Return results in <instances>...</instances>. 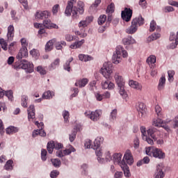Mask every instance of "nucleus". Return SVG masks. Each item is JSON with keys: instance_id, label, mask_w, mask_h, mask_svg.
I'll list each match as a JSON object with an SVG mask.
<instances>
[{"instance_id": "f257e3e1", "label": "nucleus", "mask_w": 178, "mask_h": 178, "mask_svg": "<svg viewBox=\"0 0 178 178\" xmlns=\"http://www.w3.org/2000/svg\"><path fill=\"white\" fill-rule=\"evenodd\" d=\"M122 155L120 153H115L113 154V162L114 165H119V166H120L126 177H130V170H129L127 163L128 165H131L134 162L133 155H131V152L129 149H127L124 154L122 160Z\"/></svg>"}, {"instance_id": "f03ea898", "label": "nucleus", "mask_w": 178, "mask_h": 178, "mask_svg": "<svg viewBox=\"0 0 178 178\" xmlns=\"http://www.w3.org/2000/svg\"><path fill=\"white\" fill-rule=\"evenodd\" d=\"M77 6H73V2L68 1L65 10V16H72V13L73 19H79V15H84V2L79 1Z\"/></svg>"}, {"instance_id": "7ed1b4c3", "label": "nucleus", "mask_w": 178, "mask_h": 178, "mask_svg": "<svg viewBox=\"0 0 178 178\" xmlns=\"http://www.w3.org/2000/svg\"><path fill=\"white\" fill-rule=\"evenodd\" d=\"M122 56L123 58H127L128 54L123 46L118 45L116 47L115 53H113L112 57V62L115 65H119L122 62Z\"/></svg>"}, {"instance_id": "20e7f679", "label": "nucleus", "mask_w": 178, "mask_h": 178, "mask_svg": "<svg viewBox=\"0 0 178 178\" xmlns=\"http://www.w3.org/2000/svg\"><path fill=\"white\" fill-rule=\"evenodd\" d=\"M145 154L157 159H165L166 154L159 148L155 147H145Z\"/></svg>"}, {"instance_id": "39448f33", "label": "nucleus", "mask_w": 178, "mask_h": 178, "mask_svg": "<svg viewBox=\"0 0 178 178\" xmlns=\"http://www.w3.org/2000/svg\"><path fill=\"white\" fill-rule=\"evenodd\" d=\"M115 80L120 95L125 99V98H127V92L124 90V79H123V77L117 72L115 74Z\"/></svg>"}, {"instance_id": "423d86ee", "label": "nucleus", "mask_w": 178, "mask_h": 178, "mask_svg": "<svg viewBox=\"0 0 178 178\" xmlns=\"http://www.w3.org/2000/svg\"><path fill=\"white\" fill-rule=\"evenodd\" d=\"M113 67L112 66V63L107 62L104 63L103 67L101 69L102 74L107 80L112 79V73H113Z\"/></svg>"}, {"instance_id": "0eeeda50", "label": "nucleus", "mask_w": 178, "mask_h": 178, "mask_svg": "<svg viewBox=\"0 0 178 178\" xmlns=\"http://www.w3.org/2000/svg\"><path fill=\"white\" fill-rule=\"evenodd\" d=\"M19 67L25 70L26 73H33L34 72V65L27 60H21Z\"/></svg>"}, {"instance_id": "6e6552de", "label": "nucleus", "mask_w": 178, "mask_h": 178, "mask_svg": "<svg viewBox=\"0 0 178 178\" xmlns=\"http://www.w3.org/2000/svg\"><path fill=\"white\" fill-rule=\"evenodd\" d=\"M102 115V110H96L95 111H86L85 115L86 118L91 119L93 122H97Z\"/></svg>"}, {"instance_id": "1a4fd4ad", "label": "nucleus", "mask_w": 178, "mask_h": 178, "mask_svg": "<svg viewBox=\"0 0 178 178\" xmlns=\"http://www.w3.org/2000/svg\"><path fill=\"white\" fill-rule=\"evenodd\" d=\"M133 16V10L129 8H124V9L121 12V17L124 22H129L131 20Z\"/></svg>"}, {"instance_id": "9d476101", "label": "nucleus", "mask_w": 178, "mask_h": 178, "mask_svg": "<svg viewBox=\"0 0 178 178\" xmlns=\"http://www.w3.org/2000/svg\"><path fill=\"white\" fill-rule=\"evenodd\" d=\"M147 135L149 138V137H151V138H152V140H154V141H156V140H158V137H159V134H161V131H159V130H158V129L152 127H150L149 129H147Z\"/></svg>"}, {"instance_id": "9b49d317", "label": "nucleus", "mask_w": 178, "mask_h": 178, "mask_svg": "<svg viewBox=\"0 0 178 178\" xmlns=\"http://www.w3.org/2000/svg\"><path fill=\"white\" fill-rule=\"evenodd\" d=\"M27 56H29V50H27V47H24L19 49L17 55L16 56V59L22 62V60H24L23 58H27Z\"/></svg>"}, {"instance_id": "f8f14e48", "label": "nucleus", "mask_w": 178, "mask_h": 178, "mask_svg": "<svg viewBox=\"0 0 178 178\" xmlns=\"http://www.w3.org/2000/svg\"><path fill=\"white\" fill-rule=\"evenodd\" d=\"M165 172H163V164L159 163L156 167L154 178H164Z\"/></svg>"}, {"instance_id": "ddd939ff", "label": "nucleus", "mask_w": 178, "mask_h": 178, "mask_svg": "<svg viewBox=\"0 0 178 178\" xmlns=\"http://www.w3.org/2000/svg\"><path fill=\"white\" fill-rule=\"evenodd\" d=\"M140 131L142 133V137L143 140H145V141L149 144L150 145H154V140H152V138L148 137V136H147V129L145 128V127H140Z\"/></svg>"}, {"instance_id": "4468645a", "label": "nucleus", "mask_w": 178, "mask_h": 178, "mask_svg": "<svg viewBox=\"0 0 178 178\" xmlns=\"http://www.w3.org/2000/svg\"><path fill=\"white\" fill-rule=\"evenodd\" d=\"M136 109L138 113V118H142L145 115V106H144V103L138 102L136 104Z\"/></svg>"}, {"instance_id": "2eb2a0df", "label": "nucleus", "mask_w": 178, "mask_h": 178, "mask_svg": "<svg viewBox=\"0 0 178 178\" xmlns=\"http://www.w3.org/2000/svg\"><path fill=\"white\" fill-rule=\"evenodd\" d=\"M28 120L30 122L31 119H35V106L31 104L27 108Z\"/></svg>"}, {"instance_id": "dca6fc26", "label": "nucleus", "mask_w": 178, "mask_h": 178, "mask_svg": "<svg viewBox=\"0 0 178 178\" xmlns=\"http://www.w3.org/2000/svg\"><path fill=\"white\" fill-rule=\"evenodd\" d=\"M37 136H40V137H47V132H45L44 128L39 127V129H35L32 133V137H33V138H35Z\"/></svg>"}, {"instance_id": "f3484780", "label": "nucleus", "mask_w": 178, "mask_h": 178, "mask_svg": "<svg viewBox=\"0 0 178 178\" xmlns=\"http://www.w3.org/2000/svg\"><path fill=\"white\" fill-rule=\"evenodd\" d=\"M144 24V18L141 15H139L138 17L134 19V32L137 30L138 26H143Z\"/></svg>"}, {"instance_id": "a211bd4d", "label": "nucleus", "mask_w": 178, "mask_h": 178, "mask_svg": "<svg viewBox=\"0 0 178 178\" xmlns=\"http://www.w3.org/2000/svg\"><path fill=\"white\" fill-rule=\"evenodd\" d=\"M104 143V137L102 136H98L94 141V144L92 145V149H97V148H99L101 145Z\"/></svg>"}, {"instance_id": "6ab92c4d", "label": "nucleus", "mask_w": 178, "mask_h": 178, "mask_svg": "<svg viewBox=\"0 0 178 178\" xmlns=\"http://www.w3.org/2000/svg\"><path fill=\"white\" fill-rule=\"evenodd\" d=\"M14 37H15V27H13V25H10L8 27L7 38L8 41H13Z\"/></svg>"}, {"instance_id": "aec40b11", "label": "nucleus", "mask_w": 178, "mask_h": 178, "mask_svg": "<svg viewBox=\"0 0 178 178\" xmlns=\"http://www.w3.org/2000/svg\"><path fill=\"white\" fill-rule=\"evenodd\" d=\"M56 42V38H53L50 40H49L46 44H45V51L46 52H50V51H52L54 49V44Z\"/></svg>"}, {"instance_id": "412c9836", "label": "nucleus", "mask_w": 178, "mask_h": 178, "mask_svg": "<svg viewBox=\"0 0 178 178\" xmlns=\"http://www.w3.org/2000/svg\"><path fill=\"white\" fill-rule=\"evenodd\" d=\"M51 16V13H49L48 10L42 11L40 13H36V17L38 19H41V20H43V19H48Z\"/></svg>"}, {"instance_id": "4be33fe9", "label": "nucleus", "mask_w": 178, "mask_h": 178, "mask_svg": "<svg viewBox=\"0 0 178 178\" xmlns=\"http://www.w3.org/2000/svg\"><path fill=\"white\" fill-rule=\"evenodd\" d=\"M67 44L64 40L56 41L54 42V47L57 51H62L63 47H66Z\"/></svg>"}, {"instance_id": "5701e85b", "label": "nucleus", "mask_w": 178, "mask_h": 178, "mask_svg": "<svg viewBox=\"0 0 178 178\" xmlns=\"http://www.w3.org/2000/svg\"><path fill=\"white\" fill-rule=\"evenodd\" d=\"M85 41L86 40H84V39L76 41L70 46V48H71V49H77L78 48H81V45L84 44Z\"/></svg>"}, {"instance_id": "b1692460", "label": "nucleus", "mask_w": 178, "mask_h": 178, "mask_svg": "<svg viewBox=\"0 0 178 178\" xmlns=\"http://www.w3.org/2000/svg\"><path fill=\"white\" fill-rule=\"evenodd\" d=\"M95 150V154L97 156V161L99 163H104L105 160L102 158V150L98 147L97 149H93Z\"/></svg>"}, {"instance_id": "393cba45", "label": "nucleus", "mask_w": 178, "mask_h": 178, "mask_svg": "<svg viewBox=\"0 0 178 178\" xmlns=\"http://www.w3.org/2000/svg\"><path fill=\"white\" fill-rule=\"evenodd\" d=\"M42 97L43 99H52V98L55 97V92L51 90H47L42 94Z\"/></svg>"}, {"instance_id": "a878e982", "label": "nucleus", "mask_w": 178, "mask_h": 178, "mask_svg": "<svg viewBox=\"0 0 178 178\" xmlns=\"http://www.w3.org/2000/svg\"><path fill=\"white\" fill-rule=\"evenodd\" d=\"M165 84H166V78L164 76H162L159 79V83L158 85L159 91H162L165 88Z\"/></svg>"}, {"instance_id": "bb28decb", "label": "nucleus", "mask_w": 178, "mask_h": 178, "mask_svg": "<svg viewBox=\"0 0 178 178\" xmlns=\"http://www.w3.org/2000/svg\"><path fill=\"white\" fill-rule=\"evenodd\" d=\"M134 43V39L131 35H128L127 38L122 39V44L124 45H131V44Z\"/></svg>"}, {"instance_id": "cd10ccee", "label": "nucleus", "mask_w": 178, "mask_h": 178, "mask_svg": "<svg viewBox=\"0 0 178 178\" xmlns=\"http://www.w3.org/2000/svg\"><path fill=\"white\" fill-rule=\"evenodd\" d=\"M73 60H74L73 57H71L66 60L65 63L63 65L64 70H66L67 72H70V71L72 70V68L70 67V63L73 62Z\"/></svg>"}, {"instance_id": "c85d7f7f", "label": "nucleus", "mask_w": 178, "mask_h": 178, "mask_svg": "<svg viewBox=\"0 0 178 178\" xmlns=\"http://www.w3.org/2000/svg\"><path fill=\"white\" fill-rule=\"evenodd\" d=\"M158 38H161V33H154L147 38V42H152V41H155V40H158Z\"/></svg>"}, {"instance_id": "c756f323", "label": "nucleus", "mask_w": 178, "mask_h": 178, "mask_svg": "<svg viewBox=\"0 0 178 178\" xmlns=\"http://www.w3.org/2000/svg\"><path fill=\"white\" fill-rule=\"evenodd\" d=\"M29 102V96L23 95L21 96V105L23 108H27Z\"/></svg>"}, {"instance_id": "7c9ffc66", "label": "nucleus", "mask_w": 178, "mask_h": 178, "mask_svg": "<svg viewBox=\"0 0 178 178\" xmlns=\"http://www.w3.org/2000/svg\"><path fill=\"white\" fill-rule=\"evenodd\" d=\"M88 83V79H81V80L78 81L75 83V86L76 87L83 88V87H86V86H87Z\"/></svg>"}, {"instance_id": "2f4dec72", "label": "nucleus", "mask_w": 178, "mask_h": 178, "mask_svg": "<svg viewBox=\"0 0 178 178\" xmlns=\"http://www.w3.org/2000/svg\"><path fill=\"white\" fill-rule=\"evenodd\" d=\"M116 118H118V109L114 108L111 111L109 115V120L110 122H115Z\"/></svg>"}, {"instance_id": "473e14b6", "label": "nucleus", "mask_w": 178, "mask_h": 178, "mask_svg": "<svg viewBox=\"0 0 178 178\" xmlns=\"http://www.w3.org/2000/svg\"><path fill=\"white\" fill-rule=\"evenodd\" d=\"M47 148L49 154H52L55 149V141L51 140L47 143Z\"/></svg>"}, {"instance_id": "72a5a7b5", "label": "nucleus", "mask_w": 178, "mask_h": 178, "mask_svg": "<svg viewBox=\"0 0 178 178\" xmlns=\"http://www.w3.org/2000/svg\"><path fill=\"white\" fill-rule=\"evenodd\" d=\"M79 59L83 62H88V60H92V57L86 54H79Z\"/></svg>"}, {"instance_id": "f704fd0d", "label": "nucleus", "mask_w": 178, "mask_h": 178, "mask_svg": "<svg viewBox=\"0 0 178 178\" xmlns=\"http://www.w3.org/2000/svg\"><path fill=\"white\" fill-rule=\"evenodd\" d=\"M17 131H19V128L13 126L9 127L6 129V134H13L17 133Z\"/></svg>"}, {"instance_id": "c9c22d12", "label": "nucleus", "mask_w": 178, "mask_h": 178, "mask_svg": "<svg viewBox=\"0 0 178 178\" xmlns=\"http://www.w3.org/2000/svg\"><path fill=\"white\" fill-rule=\"evenodd\" d=\"M163 124V120L161 119V118H158L156 119H154L152 122V125L155 127H161L162 124Z\"/></svg>"}, {"instance_id": "e433bc0d", "label": "nucleus", "mask_w": 178, "mask_h": 178, "mask_svg": "<svg viewBox=\"0 0 178 178\" xmlns=\"http://www.w3.org/2000/svg\"><path fill=\"white\" fill-rule=\"evenodd\" d=\"M146 62L148 65H154V63H156V56H155V55H150L147 58Z\"/></svg>"}, {"instance_id": "4c0bfd02", "label": "nucleus", "mask_w": 178, "mask_h": 178, "mask_svg": "<svg viewBox=\"0 0 178 178\" xmlns=\"http://www.w3.org/2000/svg\"><path fill=\"white\" fill-rule=\"evenodd\" d=\"M51 162L54 168H60V165H62V162L59 159H51Z\"/></svg>"}, {"instance_id": "58836bf2", "label": "nucleus", "mask_w": 178, "mask_h": 178, "mask_svg": "<svg viewBox=\"0 0 178 178\" xmlns=\"http://www.w3.org/2000/svg\"><path fill=\"white\" fill-rule=\"evenodd\" d=\"M13 161L8 160L7 161V162L4 165V169H6V170H12V169H13Z\"/></svg>"}, {"instance_id": "ea45409f", "label": "nucleus", "mask_w": 178, "mask_h": 178, "mask_svg": "<svg viewBox=\"0 0 178 178\" xmlns=\"http://www.w3.org/2000/svg\"><path fill=\"white\" fill-rule=\"evenodd\" d=\"M81 175H83V176H87V175H88V165L86 163L83 164L81 165Z\"/></svg>"}, {"instance_id": "a19ab883", "label": "nucleus", "mask_w": 178, "mask_h": 178, "mask_svg": "<svg viewBox=\"0 0 178 178\" xmlns=\"http://www.w3.org/2000/svg\"><path fill=\"white\" fill-rule=\"evenodd\" d=\"M127 34H134V19H132L131 26L126 29Z\"/></svg>"}, {"instance_id": "79ce46f5", "label": "nucleus", "mask_w": 178, "mask_h": 178, "mask_svg": "<svg viewBox=\"0 0 178 178\" xmlns=\"http://www.w3.org/2000/svg\"><path fill=\"white\" fill-rule=\"evenodd\" d=\"M4 95L7 97L9 101H13V91H12L11 90L5 91Z\"/></svg>"}, {"instance_id": "37998d69", "label": "nucleus", "mask_w": 178, "mask_h": 178, "mask_svg": "<svg viewBox=\"0 0 178 178\" xmlns=\"http://www.w3.org/2000/svg\"><path fill=\"white\" fill-rule=\"evenodd\" d=\"M30 55L33 56L35 59H38V56H40V53H38V50L35 49H33L29 51Z\"/></svg>"}, {"instance_id": "c03bdc74", "label": "nucleus", "mask_w": 178, "mask_h": 178, "mask_svg": "<svg viewBox=\"0 0 178 178\" xmlns=\"http://www.w3.org/2000/svg\"><path fill=\"white\" fill-rule=\"evenodd\" d=\"M0 44L3 51H8V43L3 38L0 39Z\"/></svg>"}, {"instance_id": "a18cd8bd", "label": "nucleus", "mask_w": 178, "mask_h": 178, "mask_svg": "<svg viewBox=\"0 0 178 178\" xmlns=\"http://www.w3.org/2000/svg\"><path fill=\"white\" fill-rule=\"evenodd\" d=\"M106 12V13H113V12H115V4L111 3L110 5H108Z\"/></svg>"}, {"instance_id": "49530a36", "label": "nucleus", "mask_w": 178, "mask_h": 178, "mask_svg": "<svg viewBox=\"0 0 178 178\" xmlns=\"http://www.w3.org/2000/svg\"><path fill=\"white\" fill-rule=\"evenodd\" d=\"M156 29V22H155V20H152L150 22L149 31L150 33H152L155 31Z\"/></svg>"}, {"instance_id": "de8ad7c7", "label": "nucleus", "mask_w": 178, "mask_h": 178, "mask_svg": "<svg viewBox=\"0 0 178 178\" xmlns=\"http://www.w3.org/2000/svg\"><path fill=\"white\" fill-rule=\"evenodd\" d=\"M70 116V114L69 113V111L65 110L63 111V117L64 119V122L65 123H67L69 122V117Z\"/></svg>"}, {"instance_id": "09e8293b", "label": "nucleus", "mask_w": 178, "mask_h": 178, "mask_svg": "<svg viewBox=\"0 0 178 178\" xmlns=\"http://www.w3.org/2000/svg\"><path fill=\"white\" fill-rule=\"evenodd\" d=\"M106 22V15H102L98 18V24H104Z\"/></svg>"}, {"instance_id": "8fccbe9b", "label": "nucleus", "mask_w": 178, "mask_h": 178, "mask_svg": "<svg viewBox=\"0 0 178 178\" xmlns=\"http://www.w3.org/2000/svg\"><path fill=\"white\" fill-rule=\"evenodd\" d=\"M59 63H60V59L56 58L54 60L53 63L50 65L51 69H56V66H59Z\"/></svg>"}, {"instance_id": "3c124183", "label": "nucleus", "mask_w": 178, "mask_h": 178, "mask_svg": "<svg viewBox=\"0 0 178 178\" xmlns=\"http://www.w3.org/2000/svg\"><path fill=\"white\" fill-rule=\"evenodd\" d=\"M36 70L38 73H40V74H42V76H44V74H47V70H45V69H44V67H42L41 65L38 66Z\"/></svg>"}, {"instance_id": "603ef678", "label": "nucleus", "mask_w": 178, "mask_h": 178, "mask_svg": "<svg viewBox=\"0 0 178 178\" xmlns=\"http://www.w3.org/2000/svg\"><path fill=\"white\" fill-rule=\"evenodd\" d=\"M51 19H46L43 21L42 24L45 29H51Z\"/></svg>"}, {"instance_id": "864d4df0", "label": "nucleus", "mask_w": 178, "mask_h": 178, "mask_svg": "<svg viewBox=\"0 0 178 178\" xmlns=\"http://www.w3.org/2000/svg\"><path fill=\"white\" fill-rule=\"evenodd\" d=\"M47 154H48V152H47V149H42L41 159H42V161H43V162H45V161H47Z\"/></svg>"}, {"instance_id": "5fc2aeb1", "label": "nucleus", "mask_w": 178, "mask_h": 178, "mask_svg": "<svg viewBox=\"0 0 178 178\" xmlns=\"http://www.w3.org/2000/svg\"><path fill=\"white\" fill-rule=\"evenodd\" d=\"M155 111L158 118H162V113H161L162 111V108L159 105H156L155 106Z\"/></svg>"}, {"instance_id": "6e6d98bb", "label": "nucleus", "mask_w": 178, "mask_h": 178, "mask_svg": "<svg viewBox=\"0 0 178 178\" xmlns=\"http://www.w3.org/2000/svg\"><path fill=\"white\" fill-rule=\"evenodd\" d=\"M63 148V144L58 142H54V149L59 151Z\"/></svg>"}, {"instance_id": "4d7b16f0", "label": "nucleus", "mask_w": 178, "mask_h": 178, "mask_svg": "<svg viewBox=\"0 0 178 178\" xmlns=\"http://www.w3.org/2000/svg\"><path fill=\"white\" fill-rule=\"evenodd\" d=\"M168 81L170 82L173 81V79H174L173 77L175 76V71L169 70L168 72Z\"/></svg>"}, {"instance_id": "13d9d810", "label": "nucleus", "mask_w": 178, "mask_h": 178, "mask_svg": "<svg viewBox=\"0 0 178 178\" xmlns=\"http://www.w3.org/2000/svg\"><path fill=\"white\" fill-rule=\"evenodd\" d=\"M58 175H60L59 171L56 170H54L50 172V177L51 178H56L58 177Z\"/></svg>"}, {"instance_id": "bf43d9fd", "label": "nucleus", "mask_w": 178, "mask_h": 178, "mask_svg": "<svg viewBox=\"0 0 178 178\" xmlns=\"http://www.w3.org/2000/svg\"><path fill=\"white\" fill-rule=\"evenodd\" d=\"M138 5L140 6L142 9H147V1L146 0H139Z\"/></svg>"}, {"instance_id": "052dcab7", "label": "nucleus", "mask_w": 178, "mask_h": 178, "mask_svg": "<svg viewBox=\"0 0 178 178\" xmlns=\"http://www.w3.org/2000/svg\"><path fill=\"white\" fill-rule=\"evenodd\" d=\"M76 134H76V131H72V134H70L69 138H70V143H73L74 141V140L76 139Z\"/></svg>"}, {"instance_id": "680f3d73", "label": "nucleus", "mask_w": 178, "mask_h": 178, "mask_svg": "<svg viewBox=\"0 0 178 178\" xmlns=\"http://www.w3.org/2000/svg\"><path fill=\"white\" fill-rule=\"evenodd\" d=\"M92 141L90 139H87L85 141V148H87L88 149H90V148H92V145H91Z\"/></svg>"}, {"instance_id": "e2e57ef3", "label": "nucleus", "mask_w": 178, "mask_h": 178, "mask_svg": "<svg viewBox=\"0 0 178 178\" xmlns=\"http://www.w3.org/2000/svg\"><path fill=\"white\" fill-rule=\"evenodd\" d=\"M164 12L165 13H170V12H175V8L170 6H167L164 8Z\"/></svg>"}, {"instance_id": "0e129e2a", "label": "nucleus", "mask_w": 178, "mask_h": 178, "mask_svg": "<svg viewBox=\"0 0 178 178\" xmlns=\"http://www.w3.org/2000/svg\"><path fill=\"white\" fill-rule=\"evenodd\" d=\"M56 156H58V158H63L65 156V154L63 149L57 150L56 152Z\"/></svg>"}, {"instance_id": "69168bd1", "label": "nucleus", "mask_w": 178, "mask_h": 178, "mask_svg": "<svg viewBox=\"0 0 178 178\" xmlns=\"http://www.w3.org/2000/svg\"><path fill=\"white\" fill-rule=\"evenodd\" d=\"M108 87H109V80H107L102 83V88H103V90H107Z\"/></svg>"}, {"instance_id": "338daca9", "label": "nucleus", "mask_w": 178, "mask_h": 178, "mask_svg": "<svg viewBox=\"0 0 178 178\" xmlns=\"http://www.w3.org/2000/svg\"><path fill=\"white\" fill-rule=\"evenodd\" d=\"M168 3L171 6H175V8H178V1H173V0H168Z\"/></svg>"}, {"instance_id": "774afa93", "label": "nucleus", "mask_w": 178, "mask_h": 178, "mask_svg": "<svg viewBox=\"0 0 178 178\" xmlns=\"http://www.w3.org/2000/svg\"><path fill=\"white\" fill-rule=\"evenodd\" d=\"M172 126L175 129H176V127H178V115H177L173 120H172Z\"/></svg>"}]
</instances>
